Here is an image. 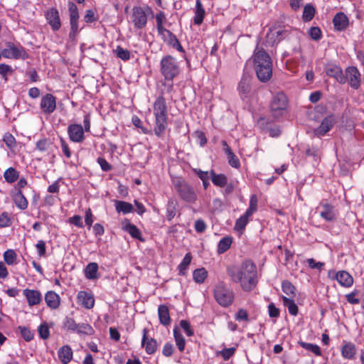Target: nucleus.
<instances>
[{
  "instance_id": "f257e3e1",
  "label": "nucleus",
  "mask_w": 364,
  "mask_h": 364,
  "mask_svg": "<svg viewBox=\"0 0 364 364\" xmlns=\"http://www.w3.org/2000/svg\"><path fill=\"white\" fill-rule=\"evenodd\" d=\"M227 274L230 280L239 284L241 289L245 292L252 291L259 282L257 265L250 259L243 260L237 266L229 267Z\"/></svg>"
},
{
  "instance_id": "f03ea898",
  "label": "nucleus",
  "mask_w": 364,
  "mask_h": 364,
  "mask_svg": "<svg viewBox=\"0 0 364 364\" xmlns=\"http://www.w3.org/2000/svg\"><path fill=\"white\" fill-rule=\"evenodd\" d=\"M168 111L166 99L163 95L158 96L153 104L154 132L158 137H161L167 128Z\"/></svg>"
},
{
  "instance_id": "7ed1b4c3",
  "label": "nucleus",
  "mask_w": 364,
  "mask_h": 364,
  "mask_svg": "<svg viewBox=\"0 0 364 364\" xmlns=\"http://www.w3.org/2000/svg\"><path fill=\"white\" fill-rule=\"evenodd\" d=\"M254 68L259 81L268 82L272 76V63L269 55L263 50H256L252 56Z\"/></svg>"
},
{
  "instance_id": "20e7f679",
  "label": "nucleus",
  "mask_w": 364,
  "mask_h": 364,
  "mask_svg": "<svg viewBox=\"0 0 364 364\" xmlns=\"http://www.w3.org/2000/svg\"><path fill=\"white\" fill-rule=\"evenodd\" d=\"M153 13L152 8L148 5L134 6L129 15V22L133 24L134 29H144L148 23L149 16Z\"/></svg>"
},
{
  "instance_id": "39448f33",
  "label": "nucleus",
  "mask_w": 364,
  "mask_h": 364,
  "mask_svg": "<svg viewBox=\"0 0 364 364\" xmlns=\"http://www.w3.org/2000/svg\"><path fill=\"white\" fill-rule=\"evenodd\" d=\"M160 72L165 80L173 81L181 73L177 59L171 55L164 56L160 61Z\"/></svg>"
},
{
  "instance_id": "423d86ee",
  "label": "nucleus",
  "mask_w": 364,
  "mask_h": 364,
  "mask_svg": "<svg viewBox=\"0 0 364 364\" xmlns=\"http://www.w3.org/2000/svg\"><path fill=\"white\" fill-rule=\"evenodd\" d=\"M173 188L179 197L186 203H195L198 196L193 188L184 180L176 178L173 181Z\"/></svg>"
},
{
  "instance_id": "0eeeda50",
  "label": "nucleus",
  "mask_w": 364,
  "mask_h": 364,
  "mask_svg": "<svg viewBox=\"0 0 364 364\" xmlns=\"http://www.w3.org/2000/svg\"><path fill=\"white\" fill-rule=\"evenodd\" d=\"M213 296L217 303L223 307L231 306L235 299L234 292L224 282H220L215 286Z\"/></svg>"
},
{
  "instance_id": "6e6552de",
  "label": "nucleus",
  "mask_w": 364,
  "mask_h": 364,
  "mask_svg": "<svg viewBox=\"0 0 364 364\" xmlns=\"http://www.w3.org/2000/svg\"><path fill=\"white\" fill-rule=\"evenodd\" d=\"M289 105V100L283 92H277L273 95L270 102V111L275 119L284 116Z\"/></svg>"
},
{
  "instance_id": "1a4fd4ad",
  "label": "nucleus",
  "mask_w": 364,
  "mask_h": 364,
  "mask_svg": "<svg viewBox=\"0 0 364 364\" xmlns=\"http://www.w3.org/2000/svg\"><path fill=\"white\" fill-rule=\"evenodd\" d=\"M2 57L12 60H26L28 58L26 48L20 43L6 42L1 50Z\"/></svg>"
},
{
  "instance_id": "9d476101",
  "label": "nucleus",
  "mask_w": 364,
  "mask_h": 364,
  "mask_svg": "<svg viewBox=\"0 0 364 364\" xmlns=\"http://www.w3.org/2000/svg\"><path fill=\"white\" fill-rule=\"evenodd\" d=\"M56 97L50 94L44 95L40 102V109L43 114H50L56 109Z\"/></svg>"
},
{
  "instance_id": "9b49d317",
  "label": "nucleus",
  "mask_w": 364,
  "mask_h": 364,
  "mask_svg": "<svg viewBox=\"0 0 364 364\" xmlns=\"http://www.w3.org/2000/svg\"><path fill=\"white\" fill-rule=\"evenodd\" d=\"M159 36L167 45L171 46L173 48L177 50L181 53L184 52V49L181 45L176 36L169 30L164 28L158 32Z\"/></svg>"
},
{
  "instance_id": "f8f14e48",
  "label": "nucleus",
  "mask_w": 364,
  "mask_h": 364,
  "mask_svg": "<svg viewBox=\"0 0 364 364\" xmlns=\"http://www.w3.org/2000/svg\"><path fill=\"white\" fill-rule=\"evenodd\" d=\"M336 124V118L333 114L326 116L321 122V124L314 130V134L318 137H321L330 132Z\"/></svg>"
},
{
  "instance_id": "ddd939ff",
  "label": "nucleus",
  "mask_w": 364,
  "mask_h": 364,
  "mask_svg": "<svg viewBox=\"0 0 364 364\" xmlns=\"http://www.w3.org/2000/svg\"><path fill=\"white\" fill-rule=\"evenodd\" d=\"M360 73L355 66L348 67L345 70L344 77L349 85L353 89H358L360 86Z\"/></svg>"
},
{
  "instance_id": "4468645a",
  "label": "nucleus",
  "mask_w": 364,
  "mask_h": 364,
  "mask_svg": "<svg viewBox=\"0 0 364 364\" xmlns=\"http://www.w3.org/2000/svg\"><path fill=\"white\" fill-rule=\"evenodd\" d=\"M69 139L75 143H82L85 139L83 127L79 124H71L68 127Z\"/></svg>"
},
{
  "instance_id": "2eb2a0df",
  "label": "nucleus",
  "mask_w": 364,
  "mask_h": 364,
  "mask_svg": "<svg viewBox=\"0 0 364 364\" xmlns=\"http://www.w3.org/2000/svg\"><path fill=\"white\" fill-rule=\"evenodd\" d=\"M326 74L334 78L340 84H345L346 79L344 77V74L341 68L333 63H328L325 65L324 68Z\"/></svg>"
},
{
  "instance_id": "dca6fc26",
  "label": "nucleus",
  "mask_w": 364,
  "mask_h": 364,
  "mask_svg": "<svg viewBox=\"0 0 364 364\" xmlns=\"http://www.w3.org/2000/svg\"><path fill=\"white\" fill-rule=\"evenodd\" d=\"M45 17L53 31H57L60 28L61 21L59 11L56 8H50L45 13Z\"/></svg>"
},
{
  "instance_id": "f3484780",
  "label": "nucleus",
  "mask_w": 364,
  "mask_h": 364,
  "mask_svg": "<svg viewBox=\"0 0 364 364\" xmlns=\"http://www.w3.org/2000/svg\"><path fill=\"white\" fill-rule=\"evenodd\" d=\"M23 296L30 307L39 305L42 301V294L38 289L26 288L23 290Z\"/></svg>"
},
{
  "instance_id": "a211bd4d",
  "label": "nucleus",
  "mask_w": 364,
  "mask_h": 364,
  "mask_svg": "<svg viewBox=\"0 0 364 364\" xmlns=\"http://www.w3.org/2000/svg\"><path fill=\"white\" fill-rule=\"evenodd\" d=\"M77 303L86 309H91L95 306V298L92 292L80 291L77 295Z\"/></svg>"
},
{
  "instance_id": "6ab92c4d",
  "label": "nucleus",
  "mask_w": 364,
  "mask_h": 364,
  "mask_svg": "<svg viewBox=\"0 0 364 364\" xmlns=\"http://www.w3.org/2000/svg\"><path fill=\"white\" fill-rule=\"evenodd\" d=\"M149 329L144 328L142 331L141 345L145 348L148 354H154L158 347V343L155 339L148 336Z\"/></svg>"
},
{
  "instance_id": "aec40b11",
  "label": "nucleus",
  "mask_w": 364,
  "mask_h": 364,
  "mask_svg": "<svg viewBox=\"0 0 364 364\" xmlns=\"http://www.w3.org/2000/svg\"><path fill=\"white\" fill-rule=\"evenodd\" d=\"M334 28L337 31H343L349 25V19L343 12L337 13L333 18Z\"/></svg>"
},
{
  "instance_id": "412c9836",
  "label": "nucleus",
  "mask_w": 364,
  "mask_h": 364,
  "mask_svg": "<svg viewBox=\"0 0 364 364\" xmlns=\"http://www.w3.org/2000/svg\"><path fill=\"white\" fill-rule=\"evenodd\" d=\"M11 198L18 209L25 210L28 208V201L23 194V191H11Z\"/></svg>"
},
{
  "instance_id": "4be33fe9",
  "label": "nucleus",
  "mask_w": 364,
  "mask_h": 364,
  "mask_svg": "<svg viewBox=\"0 0 364 364\" xmlns=\"http://www.w3.org/2000/svg\"><path fill=\"white\" fill-rule=\"evenodd\" d=\"M122 229L127 232L132 237L137 239L141 242H144L141 230L135 225L132 224L128 220L126 219L122 222Z\"/></svg>"
},
{
  "instance_id": "5701e85b",
  "label": "nucleus",
  "mask_w": 364,
  "mask_h": 364,
  "mask_svg": "<svg viewBox=\"0 0 364 364\" xmlns=\"http://www.w3.org/2000/svg\"><path fill=\"white\" fill-rule=\"evenodd\" d=\"M320 208H321L320 216L326 221L331 222L336 219V215L334 207L332 205L328 203H321Z\"/></svg>"
},
{
  "instance_id": "b1692460",
  "label": "nucleus",
  "mask_w": 364,
  "mask_h": 364,
  "mask_svg": "<svg viewBox=\"0 0 364 364\" xmlns=\"http://www.w3.org/2000/svg\"><path fill=\"white\" fill-rule=\"evenodd\" d=\"M334 278L341 286L346 288L352 287L354 282L353 277L344 270L336 272Z\"/></svg>"
},
{
  "instance_id": "393cba45",
  "label": "nucleus",
  "mask_w": 364,
  "mask_h": 364,
  "mask_svg": "<svg viewBox=\"0 0 364 364\" xmlns=\"http://www.w3.org/2000/svg\"><path fill=\"white\" fill-rule=\"evenodd\" d=\"M46 305L51 309H57L60 305V296L53 291H48L45 294Z\"/></svg>"
},
{
  "instance_id": "a878e982",
  "label": "nucleus",
  "mask_w": 364,
  "mask_h": 364,
  "mask_svg": "<svg viewBox=\"0 0 364 364\" xmlns=\"http://www.w3.org/2000/svg\"><path fill=\"white\" fill-rule=\"evenodd\" d=\"M357 349L355 345L352 342L343 341L341 349L342 356L348 360H353L356 354Z\"/></svg>"
},
{
  "instance_id": "bb28decb",
  "label": "nucleus",
  "mask_w": 364,
  "mask_h": 364,
  "mask_svg": "<svg viewBox=\"0 0 364 364\" xmlns=\"http://www.w3.org/2000/svg\"><path fill=\"white\" fill-rule=\"evenodd\" d=\"M205 11L200 0H196L194 10L193 23L200 26L203 22Z\"/></svg>"
},
{
  "instance_id": "cd10ccee",
  "label": "nucleus",
  "mask_w": 364,
  "mask_h": 364,
  "mask_svg": "<svg viewBox=\"0 0 364 364\" xmlns=\"http://www.w3.org/2000/svg\"><path fill=\"white\" fill-rule=\"evenodd\" d=\"M58 355L63 364H68L73 358V350L68 345L63 346L58 350Z\"/></svg>"
},
{
  "instance_id": "c85d7f7f",
  "label": "nucleus",
  "mask_w": 364,
  "mask_h": 364,
  "mask_svg": "<svg viewBox=\"0 0 364 364\" xmlns=\"http://www.w3.org/2000/svg\"><path fill=\"white\" fill-rule=\"evenodd\" d=\"M68 11L70 25L79 26V11L76 4L72 1L68 2Z\"/></svg>"
},
{
  "instance_id": "c756f323",
  "label": "nucleus",
  "mask_w": 364,
  "mask_h": 364,
  "mask_svg": "<svg viewBox=\"0 0 364 364\" xmlns=\"http://www.w3.org/2000/svg\"><path fill=\"white\" fill-rule=\"evenodd\" d=\"M158 314L160 323L164 326L171 323V317L168 307L166 305H160L158 308Z\"/></svg>"
},
{
  "instance_id": "7c9ffc66",
  "label": "nucleus",
  "mask_w": 364,
  "mask_h": 364,
  "mask_svg": "<svg viewBox=\"0 0 364 364\" xmlns=\"http://www.w3.org/2000/svg\"><path fill=\"white\" fill-rule=\"evenodd\" d=\"M213 183L218 187L223 188L228 183V177L223 173H216L213 170L210 171Z\"/></svg>"
},
{
  "instance_id": "2f4dec72",
  "label": "nucleus",
  "mask_w": 364,
  "mask_h": 364,
  "mask_svg": "<svg viewBox=\"0 0 364 364\" xmlns=\"http://www.w3.org/2000/svg\"><path fill=\"white\" fill-rule=\"evenodd\" d=\"M115 210L118 213H123L124 215L133 212L134 207L130 203L124 200H114Z\"/></svg>"
},
{
  "instance_id": "473e14b6",
  "label": "nucleus",
  "mask_w": 364,
  "mask_h": 364,
  "mask_svg": "<svg viewBox=\"0 0 364 364\" xmlns=\"http://www.w3.org/2000/svg\"><path fill=\"white\" fill-rule=\"evenodd\" d=\"M233 238L231 236H225L223 237L218 242L217 246V252L219 255L227 252L232 244Z\"/></svg>"
},
{
  "instance_id": "72a5a7b5",
  "label": "nucleus",
  "mask_w": 364,
  "mask_h": 364,
  "mask_svg": "<svg viewBox=\"0 0 364 364\" xmlns=\"http://www.w3.org/2000/svg\"><path fill=\"white\" fill-rule=\"evenodd\" d=\"M208 272L204 267L196 269L193 272V279L198 284L204 283L205 279L208 278Z\"/></svg>"
},
{
  "instance_id": "f704fd0d",
  "label": "nucleus",
  "mask_w": 364,
  "mask_h": 364,
  "mask_svg": "<svg viewBox=\"0 0 364 364\" xmlns=\"http://www.w3.org/2000/svg\"><path fill=\"white\" fill-rule=\"evenodd\" d=\"M20 176V172L14 167H9L4 173V178L8 183L16 182Z\"/></svg>"
},
{
  "instance_id": "c9c22d12",
  "label": "nucleus",
  "mask_w": 364,
  "mask_h": 364,
  "mask_svg": "<svg viewBox=\"0 0 364 364\" xmlns=\"http://www.w3.org/2000/svg\"><path fill=\"white\" fill-rule=\"evenodd\" d=\"M192 255L191 252H188L184 256L183 260L178 266V274L180 276H185L187 274V270L192 260Z\"/></svg>"
},
{
  "instance_id": "e433bc0d",
  "label": "nucleus",
  "mask_w": 364,
  "mask_h": 364,
  "mask_svg": "<svg viewBox=\"0 0 364 364\" xmlns=\"http://www.w3.org/2000/svg\"><path fill=\"white\" fill-rule=\"evenodd\" d=\"M98 264L96 262L89 263L85 269V276L88 279H97Z\"/></svg>"
},
{
  "instance_id": "4c0bfd02",
  "label": "nucleus",
  "mask_w": 364,
  "mask_h": 364,
  "mask_svg": "<svg viewBox=\"0 0 364 364\" xmlns=\"http://www.w3.org/2000/svg\"><path fill=\"white\" fill-rule=\"evenodd\" d=\"M250 215H247L245 213L235 222L234 230L240 233H242L249 223Z\"/></svg>"
},
{
  "instance_id": "58836bf2",
  "label": "nucleus",
  "mask_w": 364,
  "mask_h": 364,
  "mask_svg": "<svg viewBox=\"0 0 364 364\" xmlns=\"http://www.w3.org/2000/svg\"><path fill=\"white\" fill-rule=\"evenodd\" d=\"M75 333L79 335L92 336L94 334L95 330L89 323H80L77 324Z\"/></svg>"
},
{
  "instance_id": "ea45409f",
  "label": "nucleus",
  "mask_w": 364,
  "mask_h": 364,
  "mask_svg": "<svg viewBox=\"0 0 364 364\" xmlns=\"http://www.w3.org/2000/svg\"><path fill=\"white\" fill-rule=\"evenodd\" d=\"M282 291L289 297L294 299L296 295V289L289 280H284L282 283Z\"/></svg>"
},
{
  "instance_id": "a19ab883",
  "label": "nucleus",
  "mask_w": 364,
  "mask_h": 364,
  "mask_svg": "<svg viewBox=\"0 0 364 364\" xmlns=\"http://www.w3.org/2000/svg\"><path fill=\"white\" fill-rule=\"evenodd\" d=\"M156 26L157 33L166 28L165 24L167 22L166 15L163 11H159L155 15Z\"/></svg>"
},
{
  "instance_id": "79ce46f5",
  "label": "nucleus",
  "mask_w": 364,
  "mask_h": 364,
  "mask_svg": "<svg viewBox=\"0 0 364 364\" xmlns=\"http://www.w3.org/2000/svg\"><path fill=\"white\" fill-rule=\"evenodd\" d=\"M283 304L288 308L289 313L292 316H296L298 314V306L295 304L294 299L288 298L285 296H282Z\"/></svg>"
},
{
  "instance_id": "37998d69",
  "label": "nucleus",
  "mask_w": 364,
  "mask_h": 364,
  "mask_svg": "<svg viewBox=\"0 0 364 364\" xmlns=\"http://www.w3.org/2000/svg\"><path fill=\"white\" fill-rule=\"evenodd\" d=\"M4 260L8 265L17 264V254L12 249H9L3 255Z\"/></svg>"
},
{
  "instance_id": "c03bdc74",
  "label": "nucleus",
  "mask_w": 364,
  "mask_h": 364,
  "mask_svg": "<svg viewBox=\"0 0 364 364\" xmlns=\"http://www.w3.org/2000/svg\"><path fill=\"white\" fill-rule=\"evenodd\" d=\"M176 213V203L173 199L168 200L166 208V217L168 221H171Z\"/></svg>"
},
{
  "instance_id": "a18cd8bd",
  "label": "nucleus",
  "mask_w": 364,
  "mask_h": 364,
  "mask_svg": "<svg viewBox=\"0 0 364 364\" xmlns=\"http://www.w3.org/2000/svg\"><path fill=\"white\" fill-rule=\"evenodd\" d=\"M284 33V30L277 28H270L267 34V38L273 44L278 43L281 40V36Z\"/></svg>"
},
{
  "instance_id": "49530a36",
  "label": "nucleus",
  "mask_w": 364,
  "mask_h": 364,
  "mask_svg": "<svg viewBox=\"0 0 364 364\" xmlns=\"http://www.w3.org/2000/svg\"><path fill=\"white\" fill-rule=\"evenodd\" d=\"M298 343L304 349H305V350H306L308 351L311 352L315 355L318 356V355H321V348H320V347L318 345L313 344V343H306V342H304V341H299Z\"/></svg>"
},
{
  "instance_id": "de8ad7c7",
  "label": "nucleus",
  "mask_w": 364,
  "mask_h": 364,
  "mask_svg": "<svg viewBox=\"0 0 364 364\" xmlns=\"http://www.w3.org/2000/svg\"><path fill=\"white\" fill-rule=\"evenodd\" d=\"M316 13L315 8L311 4H306L303 11L302 18L305 22H309L313 19Z\"/></svg>"
},
{
  "instance_id": "09e8293b",
  "label": "nucleus",
  "mask_w": 364,
  "mask_h": 364,
  "mask_svg": "<svg viewBox=\"0 0 364 364\" xmlns=\"http://www.w3.org/2000/svg\"><path fill=\"white\" fill-rule=\"evenodd\" d=\"M173 336L175 338L176 344L178 348V350L182 352L183 351L186 346L185 339L180 332V331L177 328L173 329Z\"/></svg>"
},
{
  "instance_id": "8fccbe9b",
  "label": "nucleus",
  "mask_w": 364,
  "mask_h": 364,
  "mask_svg": "<svg viewBox=\"0 0 364 364\" xmlns=\"http://www.w3.org/2000/svg\"><path fill=\"white\" fill-rule=\"evenodd\" d=\"M258 199L256 195H252L250 199L249 207L246 210L245 213L247 215L252 216L254 213L257 210Z\"/></svg>"
},
{
  "instance_id": "3c124183",
  "label": "nucleus",
  "mask_w": 364,
  "mask_h": 364,
  "mask_svg": "<svg viewBox=\"0 0 364 364\" xmlns=\"http://www.w3.org/2000/svg\"><path fill=\"white\" fill-rule=\"evenodd\" d=\"M3 141L6 146L11 150L14 149L16 146V140L9 132H6L4 134Z\"/></svg>"
},
{
  "instance_id": "603ef678",
  "label": "nucleus",
  "mask_w": 364,
  "mask_h": 364,
  "mask_svg": "<svg viewBox=\"0 0 364 364\" xmlns=\"http://www.w3.org/2000/svg\"><path fill=\"white\" fill-rule=\"evenodd\" d=\"M77 323L74 320V318L66 316L63 321V327L67 331H70L75 333V331L77 327Z\"/></svg>"
},
{
  "instance_id": "864d4df0",
  "label": "nucleus",
  "mask_w": 364,
  "mask_h": 364,
  "mask_svg": "<svg viewBox=\"0 0 364 364\" xmlns=\"http://www.w3.org/2000/svg\"><path fill=\"white\" fill-rule=\"evenodd\" d=\"M114 53H116L117 58L124 61H127L130 59V52L127 49H124L120 46L117 47Z\"/></svg>"
},
{
  "instance_id": "5fc2aeb1",
  "label": "nucleus",
  "mask_w": 364,
  "mask_h": 364,
  "mask_svg": "<svg viewBox=\"0 0 364 364\" xmlns=\"http://www.w3.org/2000/svg\"><path fill=\"white\" fill-rule=\"evenodd\" d=\"M11 225V218L7 212L0 215V228L9 227Z\"/></svg>"
},
{
  "instance_id": "6e6d98bb",
  "label": "nucleus",
  "mask_w": 364,
  "mask_h": 364,
  "mask_svg": "<svg viewBox=\"0 0 364 364\" xmlns=\"http://www.w3.org/2000/svg\"><path fill=\"white\" fill-rule=\"evenodd\" d=\"M21 336L26 341H30L33 338V333L29 328L26 326H18Z\"/></svg>"
},
{
  "instance_id": "4d7b16f0",
  "label": "nucleus",
  "mask_w": 364,
  "mask_h": 364,
  "mask_svg": "<svg viewBox=\"0 0 364 364\" xmlns=\"http://www.w3.org/2000/svg\"><path fill=\"white\" fill-rule=\"evenodd\" d=\"M12 73L13 70L10 65L0 63V75L5 81L8 80V75Z\"/></svg>"
},
{
  "instance_id": "13d9d810",
  "label": "nucleus",
  "mask_w": 364,
  "mask_h": 364,
  "mask_svg": "<svg viewBox=\"0 0 364 364\" xmlns=\"http://www.w3.org/2000/svg\"><path fill=\"white\" fill-rule=\"evenodd\" d=\"M235 318L238 321H249V315L247 311L244 309H240L235 314Z\"/></svg>"
},
{
  "instance_id": "bf43d9fd",
  "label": "nucleus",
  "mask_w": 364,
  "mask_h": 364,
  "mask_svg": "<svg viewBox=\"0 0 364 364\" xmlns=\"http://www.w3.org/2000/svg\"><path fill=\"white\" fill-rule=\"evenodd\" d=\"M180 326L184 331L187 336H192L194 333L191 325L189 321L186 320H181L180 321Z\"/></svg>"
},
{
  "instance_id": "052dcab7",
  "label": "nucleus",
  "mask_w": 364,
  "mask_h": 364,
  "mask_svg": "<svg viewBox=\"0 0 364 364\" xmlns=\"http://www.w3.org/2000/svg\"><path fill=\"white\" fill-rule=\"evenodd\" d=\"M38 332L39 336L43 339L46 340L50 336V331L48 325L46 323H42L38 328Z\"/></svg>"
},
{
  "instance_id": "680f3d73",
  "label": "nucleus",
  "mask_w": 364,
  "mask_h": 364,
  "mask_svg": "<svg viewBox=\"0 0 364 364\" xmlns=\"http://www.w3.org/2000/svg\"><path fill=\"white\" fill-rule=\"evenodd\" d=\"M36 248L37 250V254L38 257H46V245L45 241L41 240H38L36 244Z\"/></svg>"
},
{
  "instance_id": "e2e57ef3",
  "label": "nucleus",
  "mask_w": 364,
  "mask_h": 364,
  "mask_svg": "<svg viewBox=\"0 0 364 364\" xmlns=\"http://www.w3.org/2000/svg\"><path fill=\"white\" fill-rule=\"evenodd\" d=\"M306 262L308 264L309 267L312 269H318L319 271L322 270L325 264L321 262H316L313 258H309L306 260Z\"/></svg>"
},
{
  "instance_id": "0e129e2a",
  "label": "nucleus",
  "mask_w": 364,
  "mask_h": 364,
  "mask_svg": "<svg viewBox=\"0 0 364 364\" xmlns=\"http://www.w3.org/2000/svg\"><path fill=\"white\" fill-rule=\"evenodd\" d=\"M310 37L314 41H318L321 38L322 33L321 29L317 26L311 27L309 30Z\"/></svg>"
},
{
  "instance_id": "69168bd1",
  "label": "nucleus",
  "mask_w": 364,
  "mask_h": 364,
  "mask_svg": "<svg viewBox=\"0 0 364 364\" xmlns=\"http://www.w3.org/2000/svg\"><path fill=\"white\" fill-rule=\"evenodd\" d=\"M358 290H354L346 295V299L347 301L350 304H358L360 303V299L358 298Z\"/></svg>"
},
{
  "instance_id": "338daca9",
  "label": "nucleus",
  "mask_w": 364,
  "mask_h": 364,
  "mask_svg": "<svg viewBox=\"0 0 364 364\" xmlns=\"http://www.w3.org/2000/svg\"><path fill=\"white\" fill-rule=\"evenodd\" d=\"M68 221L70 225H73L79 228H82L84 227L82 217L79 215H75L69 218Z\"/></svg>"
},
{
  "instance_id": "774afa93",
  "label": "nucleus",
  "mask_w": 364,
  "mask_h": 364,
  "mask_svg": "<svg viewBox=\"0 0 364 364\" xmlns=\"http://www.w3.org/2000/svg\"><path fill=\"white\" fill-rule=\"evenodd\" d=\"M97 19H98V17L95 14V12L93 10L89 9V10L86 11L85 15L84 16V21L87 23H93V22L97 21Z\"/></svg>"
}]
</instances>
